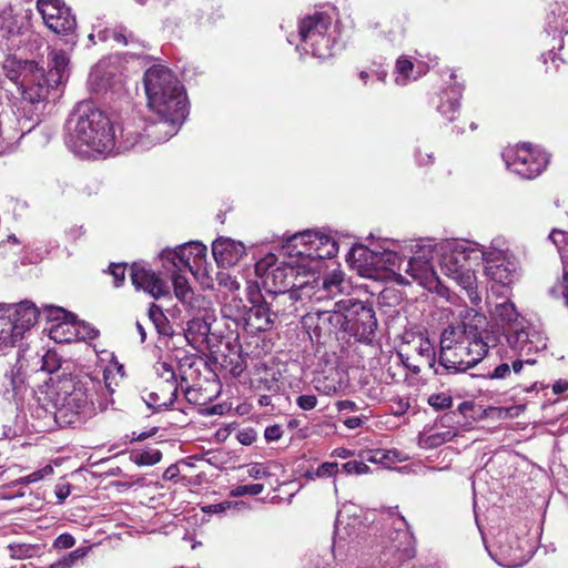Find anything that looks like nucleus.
Here are the masks:
<instances>
[{"label": "nucleus", "instance_id": "nucleus-1", "mask_svg": "<svg viewBox=\"0 0 568 568\" xmlns=\"http://www.w3.org/2000/svg\"><path fill=\"white\" fill-rule=\"evenodd\" d=\"M284 248L292 261L273 265L275 256L270 255L256 263L255 272L270 292H290L291 298L305 302L303 287L308 276L321 271L324 260L336 256L337 242L326 233L307 230L288 237Z\"/></svg>", "mask_w": 568, "mask_h": 568}, {"label": "nucleus", "instance_id": "nucleus-2", "mask_svg": "<svg viewBox=\"0 0 568 568\" xmlns=\"http://www.w3.org/2000/svg\"><path fill=\"white\" fill-rule=\"evenodd\" d=\"M143 84L146 105L156 115V120L150 122L149 134L155 141H168L180 131L187 116L185 89L162 64H154L144 72Z\"/></svg>", "mask_w": 568, "mask_h": 568}, {"label": "nucleus", "instance_id": "nucleus-3", "mask_svg": "<svg viewBox=\"0 0 568 568\" xmlns=\"http://www.w3.org/2000/svg\"><path fill=\"white\" fill-rule=\"evenodd\" d=\"M67 145L78 155L110 154L116 144V128L91 101L77 104L67 121Z\"/></svg>", "mask_w": 568, "mask_h": 568}, {"label": "nucleus", "instance_id": "nucleus-4", "mask_svg": "<svg viewBox=\"0 0 568 568\" xmlns=\"http://www.w3.org/2000/svg\"><path fill=\"white\" fill-rule=\"evenodd\" d=\"M470 323L448 326L440 336L438 364L448 373H462L478 364L488 353V343L481 329L485 315L476 312Z\"/></svg>", "mask_w": 568, "mask_h": 568}, {"label": "nucleus", "instance_id": "nucleus-5", "mask_svg": "<svg viewBox=\"0 0 568 568\" xmlns=\"http://www.w3.org/2000/svg\"><path fill=\"white\" fill-rule=\"evenodd\" d=\"M10 81L22 95L21 105L18 108L17 130L20 135L31 132L40 122V111L43 109L42 100L29 97L28 91L37 93V82L43 78L38 63L8 55L0 65V75Z\"/></svg>", "mask_w": 568, "mask_h": 568}, {"label": "nucleus", "instance_id": "nucleus-6", "mask_svg": "<svg viewBox=\"0 0 568 568\" xmlns=\"http://www.w3.org/2000/svg\"><path fill=\"white\" fill-rule=\"evenodd\" d=\"M442 272L463 290L474 305L481 302L473 270L480 262L479 243L466 240H446L436 244Z\"/></svg>", "mask_w": 568, "mask_h": 568}, {"label": "nucleus", "instance_id": "nucleus-7", "mask_svg": "<svg viewBox=\"0 0 568 568\" xmlns=\"http://www.w3.org/2000/svg\"><path fill=\"white\" fill-rule=\"evenodd\" d=\"M97 387L92 379L64 385L54 398L55 423L61 427L73 426L95 415Z\"/></svg>", "mask_w": 568, "mask_h": 568}, {"label": "nucleus", "instance_id": "nucleus-8", "mask_svg": "<svg viewBox=\"0 0 568 568\" xmlns=\"http://www.w3.org/2000/svg\"><path fill=\"white\" fill-rule=\"evenodd\" d=\"M335 33L331 16L325 12H314L301 19L298 23L301 43L296 45V50L301 54L310 53L324 60L332 55L336 42Z\"/></svg>", "mask_w": 568, "mask_h": 568}, {"label": "nucleus", "instance_id": "nucleus-9", "mask_svg": "<svg viewBox=\"0 0 568 568\" xmlns=\"http://www.w3.org/2000/svg\"><path fill=\"white\" fill-rule=\"evenodd\" d=\"M486 548L490 557L505 568L521 567L534 554V545L511 529L498 531L493 544Z\"/></svg>", "mask_w": 568, "mask_h": 568}, {"label": "nucleus", "instance_id": "nucleus-10", "mask_svg": "<svg viewBox=\"0 0 568 568\" xmlns=\"http://www.w3.org/2000/svg\"><path fill=\"white\" fill-rule=\"evenodd\" d=\"M503 159L509 171L526 180L541 174L549 162L548 154L530 143L508 145L503 151Z\"/></svg>", "mask_w": 568, "mask_h": 568}, {"label": "nucleus", "instance_id": "nucleus-11", "mask_svg": "<svg viewBox=\"0 0 568 568\" xmlns=\"http://www.w3.org/2000/svg\"><path fill=\"white\" fill-rule=\"evenodd\" d=\"M393 531L382 539L381 561L389 568L402 565L415 556V538L404 517L393 519Z\"/></svg>", "mask_w": 568, "mask_h": 568}, {"label": "nucleus", "instance_id": "nucleus-12", "mask_svg": "<svg viewBox=\"0 0 568 568\" xmlns=\"http://www.w3.org/2000/svg\"><path fill=\"white\" fill-rule=\"evenodd\" d=\"M336 306L344 310L347 325L345 333H349L359 342H372L377 328L375 312L371 305L354 298H344L336 302Z\"/></svg>", "mask_w": 568, "mask_h": 568}, {"label": "nucleus", "instance_id": "nucleus-13", "mask_svg": "<svg viewBox=\"0 0 568 568\" xmlns=\"http://www.w3.org/2000/svg\"><path fill=\"white\" fill-rule=\"evenodd\" d=\"M206 246L201 242H189L176 246L175 248H164L159 254L163 268L168 272L174 270L182 272L189 271L197 274L205 270L206 264Z\"/></svg>", "mask_w": 568, "mask_h": 568}, {"label": "nucleus", "instance_id": "nucleus-14", "mask_svg": "<svg viewBox=\"0 0 568 568\" xmlns=\"http://www.w3.org/2000/svg\"><path fill=\"white\" fill-rule=\"evenodd\" d=\"M409 247L413 256L405 263V273L423 287L428 290L436 287L438 277L432 264L436 244L430 241H415Z\"/></svg>", "mask_w": 568, "mask_h": 568}, {"label": "nucleus", "instance_id": "nucleus-15", "mask_svg": "<svg viewBox=\"0 0 568 568\" xmlns=\"http://www.w3.org/2000/svg\"><path fill=\"white\" fill-rule=\"evenodd\" d=\"M405 347L398 352V357L405 367L414 374H418L422 367L435 368L437 363L434 344L423 334H412L406 336Z\"/></svg>", "mask_w": 568, "mask_h": 568}, {"label": "nucleus", "instance_id": "nucleus-16", "mask_svg": "<svg viewBox=\"0 0 568 568\" xmlns=\"http://www.w3.org/2000/svg\"><path fill=\"white\" fill-rule=\"evenodd\" d=\"M505 334L508 345L520 357L530 356L547 346L545 335L525 318L511 324Z\"/></svg>", "mask_w": 568, "mask_h": 568}, {"label": "nucleus", "instance_id": "nucleus-17", "mask_svg": "<svg viewBox=\"0 0 568 568\" xmlns=\"http://www.w3.org/2000/svg\"><path fill=\"white\" fill-rule=\"evenodd\" d=\"M37 8L51 31L60 36H70L69 42L74 43L75 17L62 0H38Z\"/></svg>", "mask_w": 568, "mask_h": 568}, {"label": "nucleus", "instance_id": "nucleus-18", "mask_svg": "<svg viewBox=\"0 0 568 568\" xmlns=\"http://www.w3.org/2000/svg\"><path fill=\"white\" fill-rule=\"evenodd\" d=\"M303 325L308 332H312L316 337L331 336L332 334H338L345 332L347 321L345 317L344 310L336 306L332 310H313L310 311L303 317Z\"/></svg>", "mask_w": 568, "mask_h": 568}, {"label": "nucleus", "instance_id": "nucleus-19", "mask_svg": "<svg viewBox=\"0 0 568 568\" xmlns=\"http://www.w3.org/2000/svg\"><path fill=\"white\" fill-rule=\"evenodd\" d=\"M348 288V283L341 271H334L325 277L308 276L307 285L303 287L305 301L321 302L325 298H334Z\"/></svg>", "mask_w": 568, "mask_h": 568}, {"label": "nucleus", "instance_id": "nucleus-20", "mask_svg": "<svg viewBox=\"0 0 568 568\" xmlns=\"http://www.w3.org/2000/svg\"><path fill=\"white\" fill-rule=\"evenodd\" d=\"M49 58L50 69L48 71L39 67L43 78L37 82V93L34 91L28 93L29 97L42 100L43 103L48 99L50 91L63 82L69 65V57L63 51H52Z\"/></svg>", "mask_w": 568, "mask_h": 568}, {"label": "nucleus", "instance_id": "nucleus-21", "mask_svg": "<svg viewBox=\"0 0 568 568\" xmlns=\"http://www.w3.org/2000/svg\"><path fill=\"white\" fill-rule=\"evenodd\" d=\"M149 128L150 123L142 119L124 121L119 126L120 134H116L114 150L126 151L134 148L145 150L151 145L162 143L163 141H155L150 136Z\"/></svg>", "mask_w": 568, "mask_h": 568}, {"label": "nucleus", "instance_id": "nucleus-22", "mask_svg": "<svg viewBox=\"0 0 568 568\" xmlns=\"http://www.w3.org/2000/svg\"><path fill=\"white\" fill-rule=\"evenodd\" d=\"M130 277L136 291H143L154 300L170 294L168 282L143 261L134 262L131 265Z\"/></svg>", "mask_w": 568, "mask_h": 568}, {"label": "nucleus", "instance_id": "nucleus-23", "mask_svg": "<svg viewBox=\"0 0 568 568\" xmlns=\"http://www.w3.org/2000/svg\"><path fill=\"white\" fill-rule=\"evenodd\" d=\"M463 83L458 81V77L455 71H449L448 81L446 85L438 93L439 102L437 104V111L447 121H453L459 111L460 99L463 95Z\"/></svg>", "mask_w": 568, "mask_h": 568}, {"label": "nucleus", "instance_id": "nucleus-24", "mask_svg": "<svg viewBox=\"0 0 568 568\" xmlns=\"http://www.w3.org/2000/svg\"><path fill=\"white\" fill-rule=\"evenodd\" d=\"M170 273L174 294L185 308L193 315H197L202 311H205L207 305L206 298L194 293L186 277L180 274L181 272L174 270V272Z\"/></svg>", "mask_w": 568, "mask_h": 568}, {"label": "nucleus", "instance_id": "nucleus-25", "mask_svg": "<svg viewBox=\"0 0 568 568\" xmlns=\"http://www.w3.org/2000/svg\"><path fill=\"white\" fill-rule=\"evenodd\" d=\"M245 246L242 242L230 237H219L212 243V254L216 264L221 267H230L239 263L245 255Z\"/></svg>", "mask_w": 568, "mask_h": 568}, {"label": "nucleus", "instance_id": "nucleus-26", "mask_svg": "<svg viewBox=\"0 0 568 568\" xmlns=\"http://www.w3.org/2000/svg\"><path fill=\"white\" fill-rule=\"evenodd\" d=\"M376 242L369 245L356 244L347 253V262L353 268L366 277H377L375 274Z\"/></svg>", "mask_w": 568, "mask_h": 568}, {"label": "nucleus", "instance_id": "nucleus-27", "mask_svg": "<svg viewBox=\"0 0 568 568\" xmlns=\"http://www.w3.org/2000/svg\"><path fill=\"white\" fill-rule=\"evenodd\" d=\"M485 263V275L490 281L508 286L518 277V262L513 256H506L503 260L494 262L483 261Z\"/></svg>", "mask_w": 568, "mask_h": 568}, {"label": "nucleus", "instance_id": "nucleus-28", "mask_svg": "<svg viewBox=\"0 0 568 568\" xmlns=\"http://www.w3.org/2000/svg\"><path fill=\"white\" fill-rule=\"evenodd\" d=\"M396 248L397 245L393 241L382 240L376 242L375 274H378L379 271H387L403 278L402 274L397 273L402 268L403 261Z\"/></svg>", "mask_w": 568, "mask_h": 568}, {"label": "nucleus", "instance_id": "nucleus-29", "mask_svg": "<svg viewBox=\"0 0 568 568\" xmlns=\"http://www.w3.org/2000/svg\"><path fill=\"white\" fill-rule=\"evenodd\" d=\"M428 71V67L422 62H414L408 55H400L395 63L394 81L398 87H406L418 80Z\"/></svg>", "mask_w": 568, "mask_h": 568}, {"label": "nucleus", "instance_id": "nucleus-30", "mask_svg": "<svg viewBox=\"0 0 568 568\" xmlns=\"http://www.w3.org/2000/svg\"><path fill=\"white\" fill-rule=\"evenodd\" d=\"M9 306L10 313L7 314L11 321L17 325L18 334H26L33 327L39 318L40 311L34 303L30 301H22L18 304H6Z\"/></svg>", "mask_w": 568, "mask_h": 568}, {"label": "nucleus", "instance_id": "nucleus-31", "mask_svg": "<svg viewBox=\"0 0 568 568\" xmlns=\"http://www.w3.org/2000/svg\"><path fill=\"white\" fill-rule=\"evenodd\" d=\"M275 317V313L270 310L266 303L253 305L248 308L242 329L248 334L270 331L274 325Z\"/></svg>", "mask_w": 568, "mask_h": 568}, {"label": "nucleus", "instance_id": "nucleus-32", "mask_svg": "<svg viewBox=\"0 0 568 568\" xmlns=\"http://www.w3.org/2000/svg\"><path fill=\"white\" fill-rule=\"evenodd\" d=\"M210 332L211 317L207 314L203 315V317L195 316L186 323L184 338L194 349L201 351L209 343Z\"/></svg>", "mask_w": 568, "mask_h": 568}, {"label": "nucleus", "instance_id": "nucleus-33", "mask_svg": "<svg viewBox=\"0 0 568 568\" xmlns=\"http://www.w3.org/2000/svg\"><path fill=\"white\" fill-rule=\"evenodd\" d=\"M199 358L195 355L185 354L178 359V384L179 389L181 388L189 400H191V382L196 379L200 375L197 368Z\"/></svg>", "mask_w": 568, "mask_h": 568}, {"label": "nucleus", "instance_id": "nucleus-34", "mask_svg": "<svg viewBox=\"0 0 568 568\" xmlns=\"http://www.w3.org/2000/svg\"><path fill=\"white\" fill-rule=\"evenodd\" d=\"M314 388L325 395L333 396L346 388L347 381L344 372L331 368L313 381Z\"/></svg>", "mask_w": 568, "mask_h": 568}, {"label": "nucleus", "instance_id": "nucleus-35", "mask_svg": "<svg viewBox=\"0 0 568 568\" xmlns=\"http://www.w3.org/2000/svg\"><path fill=\"white\" fill-rule=\"evenodd\" d=\"M359 524V520L356 518L352 523L345 521L344 510L338 513L335 523V537L333 541V552L335 557L343 551L345 541L347 539L353 540V536L356 535Z\"/></svg>", "mask_w": 568, "mask_h": 568}, {"label": "nucleus", "instance_id": "nucleus-36", "mask_svg": "<svg viewBox=\"0 0 568 568\" xmlns=\"http://www.w3.org/2000/svg\"><path fill=\"white\" fill-rule=\"evenodd\" d=\"M248 308L243 300L232 295L225 297V301L221 307L222 317L231 321L236 329H242L247 316Z\"/></svg>", "mask_w": 568, "mask_h": 568}, {"label": "nucleus", "instance_id": "nucleus-37", "mask_svg": "<svg viewBox=\"0 0 568 568\" xmlns=\"http://www.w3.org/2000/svg\"><path fill=\"white\" fill-rule=\"evenodd\" d=\"M23 18L12 7H6L0 11V38L11 39L20 34Z\"/></svg>", "mask_w": 568, "mask_h": 568}, {"label": "nucleus", "instance_id": "nucleus-38", "mask_svg": "<svg viewBox=\"0 0 568 568\" xmlns=\"http://www.w3.org/2000/svg\"><path fill=\"white\" fill-rule=\"evenodd\" d=\"M0 307L4 308L0 312V347L13 346L23 338L24 334L17 333V325L11 321V317L7 315L10 313L11 308L3 303H0Z\"/></svg>", "mask_w": 568, "mask_h": 568}, {"label": "nucleus", "instance_id": "nucleus-39", "mask_svg": "<svg viewBox=\"0 0 568 568\" xmlns=\"http://www.w3.org/2000/svg\"><path fill=\"white\" fill-rule=\"evenodd\" d=\"M456 435L457 430L454 427L440 429V426L436 424L430 430L420 434L419 445L423 448L437 447L444 443L450 442Z\"/></svg>", "mask_w": 568, "mask_h": 568}, {"label": "nucleus", "instance_id": "nucleus-40", "mask_svg": "<svg viewBox=\"0 0 568 568\" xmlns=\"http://www.w3.org/2000/svg\"><path fill=\"white\" fill-rule=\"evenodd\" d=\"M158 378L163 379L170 390V400H175L179 392L178 374L173 365L164 358H160L153 365Z\"/></svg>", "mask_w": 568, "mask_h": 568}, {"label": "nucleus", "instance_id": "nucleus-41", "mask_svg": "<svg viewBox=\"0 0 568 568\" xmlns=\"http://www.w3.org/2000/svg\"><path fill=\"white\" fill-rule=\"evenodd\" d=\"M48 331L50 338L55 343H71L77 341L74 315H72V318L50 324Z\"/></svg>", "mask_w": 568, "mask_h": 568}, {"label": "nucleus", "instance_id": "nucleus-42", "mask_svg": "<svg viewBox=\"0 0 568 568\" xmlns=\"http://www.w3.org/2000/svg\"><path fill=\"white\" fill-rule=\"evenodd\" d=\"M491 316L495 321L504 326L505 332L511 326V324L519 322L521 318L519 317L514 303L510 301H504L496 304L491 310Z\"/></svg>", "mask_w": 568, "mask_h": 568}, {"label": "nucleus", "instance_id": "nucleus-43", "mask_svg": "<svg viewBox=\"0 0 568 568\" xmlns=\"http://www.w3.org/2000/svg\"><path fill=\"white\" fill-rule=\"evenodd\" d=\"M479 252H480V261H489L494 262L496 260H503L506 256H511L507 242L503 237H496L491 240L488 247H485L479 244Z\"/></svg>", "mask_w": 568, "mask_h": 568}, {"label": "nucleus", "instance_id": "nucleus-44", "mask_svg": "<svg viewBox=\"0 0 568 568\" xmlns=\"http://www.w3.org/2000/svg\"><path fill=\"white\" fill-rule=\"evenodd\" d=\"M400 454L396 450H389V449H375L369 450L365 459L371 463L375 464H382L383 466L389 468L395 463L400 462Z\"/></svg>", "mask_w": 568, "mask_h": 568}, {"label": "nucleus", "instance_id": "nucleus-45", "mask_svg": "<svg viewBox=\"0 0 568 568\" xmlns=\"http://www.w3.org/2000/svg\"><path fill=\"white\" fill-rule=\"evenodd\" d=\"M149 317L152 321V323L154 324L159 334L164 335V336L172 335V326L170 325L169 320L166 318V316L164 315V313L158 305L152 304L150 306Z\"/></svg>", "mask_w": 568, "mask_h": 568}, {"label": "nucleus", "instance_id": "nucleus-46", "mask_svg": "<svg viewBox=\"0 0 568 568\" xmlns=\"http://www.w3.org/2000/svg\"><path fill=\"white\" fill-rule=\"evenodd\" d=\"M341 473L339 465L336 462H325L316 469L307 470L306 477L311 480L317 478H335Z\"/></svg>", "mask_w": 568, "mask_h": 568}, {"label": "nucleus", "instance_id": "nucleus-47", "mask_svg": "<svg viewBox=\"0 0 568 568\" xmlns=\"http://www.w3.org/2000/svg\"><path fill=\"white\" fill-rule=\"evenodd\" d=\"M22 250V242L14 234H2L0 237V257L16 255Z\"/></svg>", "mask_w": 568, "mask_h": 568}, {"label": "nucleus", "instance_id": "nucleus-48", "mask_svg": "<svg viewBox=\"0 0 568 568\" xmlns=\"http://www.w3.org/2000/svg\"><path fill=\"white\" fill-rule=\"evenodd\" d=\"M130 458L138 466H153L161 460L162 453L159 449H148L133 453Z\"/></svg>", "mask_w": 568, "mask_h": 568}, {"label": "nucleus", "instance_id": "nucleus-49", "mask_svg": "<svg viewBox=\"0 0 568 568\" xmlns=\"http://www.w3.org/2000/svg\"><path fill=\"white\" fill-rule=\"evenodd\" d=\"M54 470L51 465L44 467L16 480V485H30L49 478L53 475Z\"/></svg>", "mask_w": 568, "mask_h": 568}, {"label": "nucleus", "instance_id": "nucleus-50", "mask_svg": "<svg viewBox=\"0 0 568 568\" xmlns=\"http://www.w3.org/2000/svg\"><path fill=\"white\" fill-rule=\"evenodd\" d=\"M552 16L555 20L549 22V28L552 31L568 33V30L565 27V23L568 22V7L557 6V8L552 10Z\"/></svg>", "mask_w": 568, "mask_h": 568}, {"label": "nucleus", "instance_id": "nucleus-51", "mask_svg": "<svg viewBox=\"0 0 568 568\" xmlns=\"http://www.w3.org/2000/svg\"><path fill=\"white\" fill-rule=\"evenodd\" d=\"M549 294L555 298H564L565 305L568 307V272L549 288Z\"/></svg>", "mask_w": 568, "mask_h": 568}, {"label": "nucleus", "instance_id": "nucleus-52", "mask_svg": "<svg viewBox=\"0 0 568 568\" xmlns=\"http://www.w3.org/2000/svg\"><path fill=\"white\" fill-rule=\"evenodd\" d=\"M427 403L436 410L447 409L453 405V398L448 393H435L429 395Z\"/></svg>", "mask_w": 568, "mask_h": 568}, {"label": "nucleus", "instance_id": "nucleus-53", "mask_svg": "<svg viewBox=\"0 0 568 568\" xmlns=\"http://www.w3.org/2000/svg\"><path fill=\"white\" fill-rule=\"evenodd\" d=\"M549 241L554 243V245L557 247L559 252L562 253V255L568 256L567 250H568V235L565 231L559 229H554L549 236Z\"/></svg>", "mask_w": 568, "mask_h": 568}, {"label": "nucleus", "instance_id": "nucleus-54", "mask_svg": "<svg viewBox=\"0 0 568 568\" xmlns=\"http://www.w3.org/2000/svg\"><path fill=\"white\" fill-rule=\"evenodd\" d=\"M264 490V485L262 484H247V485H237L231 489V496L241 497L245 495L257 496Z\"/></svg>", "mask_w": 568, "mask_h": 568}, {"label": "nucleus", "instance_id": "nucleus-55", "mask_svg": "<svg viewBox=\"0 0 568 568\" xmlns=\"http://www.w3.org/2000/svg\"><path fill=\"white\" fill-rule=\"evenodd\" d=\"M43 314L51 324L65 321L67 318H72V314L58 306H44Z\"/></svg>", "mask_w": 568, "mask_h": 568}, {"label": "nucleus", "instance_id": "nucleus-56", "mask_svg": "<svg viewBox=\"0 0 568 568\" xmlns=\"http://www.w3.org/2000/svg\"><path fill=\"white\" fill-rule=\"evenodd\" d=\"M216 281L220 287L225 288L231 294L240 290V283L235 277L226 272H219L216 275Z\"/></svg>", "mask_w": 568, "mask_h": 568}, {"label": "nucleus", "instance_id": "nucleus-57", "mask_svg": "<svg viewBox=\"0 0 568 568\" xmlns=\"http://www.w3.org/2000/svg\"><path fill=\"white\" fill-rule=\"evenodd\" d=\"M11 558L24 559L32 556L33 547L29 544H10L8 546Z\"/></svg>", "mask_w": 568, "mask_h": 568}, {"label": "nucleus", "instance_id": "nucleus-58", "mask_svg": "<svg viewBox=\"0 0 568 568\" xmlns=\"http://www.w3.org/2000/svg\"><path fill=\"white\" fill-rule=\"evenodd\" d=\"M75 332L78 339H94L99 335V331L85 322L75 320Z\"/></svg>", "mask_w": 568, "mask_h": 568}, {"label": "nucleus", "instance_id": "nucleus-59", "mask_svg": "<svg viewBox=\"0 0 568 568\" xmlns=\"http://www.w3.org/2000/svg\"><path fill=\"white\" fill-rule=\"evenodd\" d=\"M174 400H170V390L168 389V394H162L160 396L158 393H150L149 398L145 399V403L149 407L159 409L161 407H166L172 405Z\"/></svg>", "mask_w": 568, "mask_h": 568}, {"label": "nucleus", "instance_id": "nucleus-60", "mask_svg": "<svg viewBox=\"0 0 568 568\" xmlns=\"http://www.w3.org/2000/svg\"><path fill=\"white\" fill-rule=\"evenodd\" d=\"M339 469H341V471H343L347 475H352V474L363 475V474H366L369 471V467L364 462H358V460H349L347 463H344L342 465V468H339Z\"/></svg>", "mask_w": 568, "mask_h": 568}, {"label": "nucleus", "instance_id": "nucleus-61", "mask_svg": "<svg viewBox=\"0 0 568 568\" xmlns=\"http://www.w3.org/2000/svg\"><path fill=\"white\" fill-rule=\"evenodd\" d=\"M75 545V538L68 532L59 535L53 541V548L57 550H64L72 548Z\"/></svg>", "mask_w": 568, "mask_h": 568}, {"label": "nucleus", "instance_id": "nucleus-62", "mask_svg": "<svg viewBox=\"0 0 568 568\" xmlns=\"http://www.w3.org/2000/svg\"><path fill=\"white\" fill-rule=\"evenodd\" d=\"M110 274L114 278V286L119 287L122 285L125 278V264H111L110 265Z\"/></svg>", "mask_w": 568, "mask_h": 568}, {"label": "nucleus", "instance_id": "nucleus-63", "mask_svg": "<svg viewBox=\"0 0 568 568\" xmlns=\"http://www.w3.org/2000/svg\"><path fill=\"white\" fill-rule=\"evenodd\" d=\"M296 405L303 410H311L316 407L317 398L311 394L301 395L296 398Z\"/></svg>", "mask_w": 568, "mask_h": 568}, {"label": "nucleus", "instance_id": "nucleus-64", "mask_svg": "<svg viewBox=\"0 0 568 568\" xmlns=\"http://www.w3.org/2000/svg\"><path fill=\"white\" fill-rule=\"evenodd\" d=\"M282 436H283V429L277 424L267 426L264 430V437H265L266 442L278 440Z\"/></svg>", "mask_w": 568, "mask_h": 568}]
</instances>
